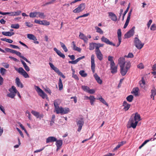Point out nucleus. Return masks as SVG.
Masks as SVG:
<instances>
[{
    "label": "nucleus",
    "mask_w": 156,
    "mask_h": 156,
    "mask_svg": "<svg viewBox=\"0 0 156 156\" xmlns=\"http://www.w3.org/2000/svg\"><path fill=\"white\" fill-rule=\"evenodd\" d=\"M10 93L7 94V96L11 98H14L16 95L18 90L14 86H12V87L9 89Z\"/></svg>",
    "instance_id": "7ed1b4c3"
},
{
    "label": "nucleus",
    "mask_w": 156,
    "mask_h": 156,
    "mask_svg": "<svg viewBox=\"0 0 156 156\" xmlns=\"http://www.w3.org/2000/svg\"><path fill=\"white\" fill-rule=\"evenodd\" d=\"M123 142H121L120 143V144H118L117 146L115 148L114 150H116L119 148L121 146H122L123 145V144L122 143Z\"/></svg>",
    "instance_id": "4d7b16f0"
},
{
    "label": "nucleus",
    "mask_w": 156,
    "mask_h": 156,
    "mask_svg": "<svg viewBox=\"0 0 156 156\" xmlns=\"http://www.w3.org/2000/svg\"><path fill=\"white\" fill-rule=\"evenodd\" d=\"M79 74L83 77H85L87 75V73H85V71L83 70H80L79 72Z\"/></svg>",
    "instance_id": "79ce46f5"
},
{
    "label": "nucleus",
    "mask_w": 156,
    "mask_h": 156,
    "mask_svg": "<svg viewBox=\"0 0 156 156\" xmlns=\"http://www.w3.org/2000/svg\"><path fill=\"white\" fill-rule=\"evenodd\" d=\"M134 45L139 49L142 48L144 45V44H142L141 41L137 37L134 38Z\"/></svg>",
    "instance_id": "20e7f679"
},
{
    "label": "nucleus",
    "mask_w": 156,
    "mask_h": 156,
    "mask_svg": "<svg viewBox=\"0 0 156 156\" xmlns=\"http://www.w3.org/2000/svg\"><path fill=\"white\" fill-rule=\"evenodd\" d=\"M76 125L78 126L77 131L79 132H80L84 124L83 118V117L80 118L79 120L76 121Z\"/></svg>",
    "instance_id": "423d86ee"
},
{
    "label": "nucleus",
    "mask_w": 156,
    "mask_h": 156,
    "mask_svg": "<svg viewBox=\"0 0 156 156\" xmlns=\"http://www.w3.org/2000/svg\"><path fill=\"white\" fill-rule=\"evenodd\" d=\"M0 40L2 41H6L9 43H11L13 42V41L12 40L6 38H2Z\"/></svg>",
    "instance_id": "a19ab883"
},
{
    "label": "nucleus",
    "mask_w": 156,
    "mask_h": 156,
    "mask_svg": "<svg viewBox=\"0 0 156 156\" xmlns=\"http://www.w3.org/2000/svg\"><path fill=\"white\" fill-rule=\"evenodd\" d=\"M135 29L134 26L130 30L125 34L124 35L125 38H129L133 36L134 34Z\"/></svg>",
    "instance_id": "6e6552de"
},
{
    "label": "nucleus",
    "mask_w": 156,
    "mask_h": 156,
    "mask_svg": "<svg viewBox=\"0 0 156 156\" xmlns=\"http://www.w3.org/2000/svg\"><path fill=\"white\" fill-rule=\"evenodd\" d=\"M11 27L12 28L15 29H18L19 28V25L18 24H12L11 25Z\"/></svg>",
    "instance_id": "8fccbe9b"
},
{
    "label": "nucleus",
    "mask_w": 156,
    "mask_h": 156,
    "mask_svg": "<svg viewBox=\"0 0 156 156\" xmlns=\"http://www.w3.org/2000/svg\"><path fill=\"white\" fill-rule=\"evenodd\" d=\"M80 39L83 40L85 43H87L88 41V39L87 37L85 36L83 33L80 32L79 36Z\"/></svg>",
    "instance_id": "dca6fc26"
},
{
    "label": "nucleus",
    "mask_w": 156,
    "mask_h": 156,
    "mask_svg": "<svg viewBox=\"0 0 156 156\" xmlns=\"http://www.w3.org/2000/svg\"><path fill=\"white\" fill-rule=\"evenodd\" d=\"M104 44L100 43H95V51H101L99 49V48L103 47Z\"/></svg>",
    "instance_id": "412c9836"
},
{
    "label": "nucleus",
    "mask_w": 156,
    "mask_h": 156,
    "mask_svg": "<svg viewBox=\"0 0 156 156\" xmlns=\"http://www.w3.org/2000/svg\"><path fill=\"white\" fill-rule=\"evenodd\" d=\"M108 16L110 17V18H111L112 21L115 22L117 20V18L116 16L112 12H109Z\"/></svg>",
    "instance_id": "4468645a"
},
{
    "label": "nucleus",
    "mask_w": 156,
    "mask_h": 156,
    "mask_svg": "<svg viewBox=\"0 0 156 156\" xmlns=\"http://www.w3.org/2000/svg\"><path fill=\"white\" fill-rule=\"evenodd\" d=\"M72 77L75 79L76 80H79V79L77 76V75L76 74H73L72 75Z\"/></svg>",
    "instance_id": "774afa93"
},
{
    "label": "nucleus",
    "mask_w": 156,
    "mask_h": 156,
    "mask_svg": "<svg viewBox=\"0 0 156 156\" xmlns=\"http://www.w3.org/2000/svg\"><path fill=\"white\" fill-rule=\"evenodd\" d=\"M15 33L13 32L3 31L2 34L5 36H11L14 34Z\"/></svg>",
    "instance_id": "a878e982"
},
{
    "label": "nucleus",
    "mask_w": 156,
    "mask_h": 156,
    "mask_svg": "<svg viewBox=\"0 0 156 156\" xmlns=\"http://www.w3.org/2000/svg\"><path fill=\"white\" fill-rule=\"evenodd\" d=\"M133 97L132 95H130L128 96H127L126 98L127 100L129 102H131L133 100Z\"/></svg>",
    "instance_id": "a18cd8bd"
},
{
    "label": "nucleus",
    "mask_w": 156,
    "mask_h": 156,
    "mask_svg": "<svg viewBox=\"0 0 156 156\" xmlns=\"http://www.w3.org/2000/svg\"><path fill=\"white\" fill-rule=\"evenodd\" d=\"M56 141V138L54 136H49L48 137L46 140V143H48L49 142H53Z\"/></svg>",
    "instance_id": "5701e85b"
},
{
    "label": "nucleus",
    "mask_w": 156,
    "mask_h": 156,
    "mask_svg": "<svg viewBox=\"0 0 156 156\" xmlns=\"http://www.w3.org/2000/svg\"><path fill=\"white\" fill-rule=\"evenodd\" d=\"M15 54L17 56H19L20 58L23 59L26 62L29 63L30 64H31L30 62L27 59L23 56L21 55V53L20 52L16 51Z\"/></svg>",
    "instance_id": "aec40b11"
},
{
    "label": "nucleus",
    "mask_w": 156,
    "mask_h": 156,
    "mask_svg": "<svg viewBox=\"0 0 156 156\" xmlns=\"http://www.w3.org/2000/svg\"><path fill=\"white\" fill-rule=\"evenodd\" d=\"M94 77L97 82L99 84H101L102 83V80H101L100 77L96 73L94 75Z\"/></svg>",
    "instance_id": "4be33fe9"
},
{
    "label": "nucleus",
    "mask_w": 156,
    "mask_h": 156,
    "mask_svg": "<svg viewBox=\"0 0 156 156\" xmlns=\"http://www.w3.org/2000/svg\"><path fill=\"white\" fill-rule=\"evenodd\" d=\"M113 59V57L112 56H108V60L110 62V65H112V64L115 63Z\"/></svg>",
    "instance_id": "c03bdc74"
},
{
    "label": "nucleus",
    "mask_w": 156,
    "mask_h": 156,
    "mask_svg": "<svg viewBox=\"0 0 156 156\" xmlns=\"http://www.w3.org/2000/svg\"><path fill=\"white\" fill-rule=\"evenodd\" d=\"M86 5L85 3L80 4L76 9L73 10V12L74 13H78L83 10L85 8Z\"/></svg>",
    "instance_id": "0eeeda50"
},
{
    "label": "nucleus",
    "mask_w": 156,
    "mask_h": 156,
    "mask_svg": "<svg viewBox=\"0 0 156 156\" xmlns=\"http://www.w3.org/2000/svg\"><path fill=\"white\" fill-rule=\"evenodd\" d=\"M60 103V101L59 99H56L54 101V105L56 113L57 114H66L69 112V109L68 108H63L62 107H59V105Z\"/></svg>",
    "instance_id": "f257e3e1"
},
{
    "label": "nucleus",
    "mask_w": 156,
    "mask_h": 156,
    "mask_svg": "<svg viewBox=\"0 0 156 156\" xmlns=\"http://www.w3.org/2000/svg\"><path fill=\"white\" fill-rule=\"evenodd\" d=\"M34 22L36 23H37L39 24L42 25V21L38 20L37 19H35L34 20Z\"/></svg>",
    "instance_id": "13d9d810"
},
{
    "label": "nucleus",
    "mask_w": 156,
    "mask_h": 156,
    "mask_svg": "<svg viewBox=\"0 0 156 156\" xmlns=\"http://www.w3.org/2000/svg\"><path fill=\"white\" fill-rule=\"evenodd\" d=\"M60 45L65 52H67L68 50L65 44L61 42H60Z\"/></svg>",
    "instance_id": "f704fd0d"
},
{
    "label": "nucleus",
    "mask_w": 156,
    "mask_h": 156,
    "mask_svg": "<svg viewBox=\"0 0 156 156\" xmlns=\"http://www.w3.org/2000/svg\"><path fill=\"white\" fill-rule=\"evenodd\" d=\"M110 69L111 73L112 74H115L117 72V66H115V63L112 65H110Z\"/></svg>",
    "instance_id": "2eb2a0df"
},
{
    "label": "nucleus",
    "mask_w": 156,
    "mask_h": 156,
    "mask_svg": "<svg viewBox=\"0 0 156 156\" xmlns=\"http://www.w3.org/2000/svg\"><path fill=\"white\" fill-rule=\"evenodd\" d=\"M95 48V43H90L89 44V49L90 50H93Z\"/></svg>",
    "instance_id": "4c0bfd02"
},
{
    "label": "nucleus",
    "mask_w": 156,
    "mask_h": 156,
    "mask_svg": "<svg viewBox=\"0 0 156 156\" xmlns=\"http://www.w3.org/2000/svg\"><path fill=\"white\" fill-rule=\"evenodd\" d=\"M53 70L58 74L60 72L59 69L57 67H55L53 69Z\"/></svg>",
    "instance_id": "0e129e2a"
},
{
    "label": "nucleus",
    "mask_w": 156,
    "mask_h": 156,
    "mask_svg": "<svg viewBox=\"0 0 156 156\" xmlns=\"http://www.w3.org/2000/svg\"><path fill=\"white\" fill-rule=\"evenodd\" d=\"M55 141L56 142V145L57 147H61L63 143L62 140H57L56 139V141Z\"/></svg>",
    "instance_id": "c85d7f7f"
},
{
    "label": "nucleus",
    "mask_w": 156,
    "mask_h": 156,
    "mask_svg": "<svg viewBox=\"0 0 156 156\" xmlns=\"http://www.w3.org/2000/svg\"><path fill=\"white\" fill-rule=\"evenodd\" d=\"M72 43L73 45L72 47L73 49L75 51H77L79 52H80L81 50V49L76 46L75 42L73 41Z\"/></svg>",
    "instance_id": "393cba45"
},
{
    "label": "nucleus",
    "mask_w": 156,
    "mask_h": 156,
    "mask_svg": "<svg viewBox=\"0 0 156 156\" xmlns=\"http://www.w3.org/2000/svg\"><path fill=\"white\" fill-rule=\"evenodd\" d=\"M0 73L2 75H3L5 74V72L6 70L3 68H1L0 69Z\"/></svg>",
    "instance_id": "603ef678"
},
{
    "label": "nucleus",
    "mask_w": 156,
    "mask_h": 156,
    "mask_svg": "<svg viewBox=\"0 0 156 156\" xmlns=\"http://www.w3.org/2000/svg\"><path fill=\"white\" fill-rule=\"evenodd\" d=\"M101 41L107 44L115 46V44H113L112 42L110 41L108 38L104 36H102L101 38Z\"/></svg>",
    "instance_id": "1a4fd4ad"
},
{
    "label": "nucleus",
    "mask_w": 156,
    "mask_h": 156,
    "mask_svg": "<svg viewBox=\"0 0 156 156\" xmlns=\"http://www.w3.org/2000/svg\"><path fill=\"white\" fill-rule=\"evenodd\" d=\"M150 29L152 30H156V25L154 24H152L151 26Z\"/></svg>",
    "instance_id": "bf43d9fd"
},
{
    "label": "nucleus",
    "mask_w": 156,
    "mask_h": 156,
    "mask_svg": "<svg viewBox=\"0 0 156 156\" xmlns=\"http://www.w3.org/2000/svg\"><path fill=\"white\" fill-rule=\"evenodd\" d=\"M97 99L100 101L102 103H103V104H105L107 106H108V103L106 102V101L104 99V98H103L101 97L97 98Z\"/></svg>",
    "instance_id": "473e14b6"
},
{
    "label": "nucleus",
    "mask_w": 156,
    "mask_h": 156,
    "mask_svg": "<svg viewBox=\"0 0 156 156\" xmlns=\"http://www.w3.org/2000/svg\"><path fill=\"white\" fill-rule=\"evenodd\" d=\"M118 61L120 67L125 66L126 62H125V59L123 57L120 58L119 59Z\"/></svg>",
    "instance_id": "ddd939ff"
},
{
    "label": "nucleus",
    "mask_w": 156,
    "mask_h": 156,
    "mask_svg": "<svg viewBox=\"0 0 156 156\" xmlns=\"http://www.w3.org/2000/svg\"><path fill=\"white\" fill-rule=\"evenodd\" d=\"M15 69L19 73H20L21 72V71H22L23 68L22 67H20L19 68H18L17 67H14Z\"/></svg>",
    "instance_id": "864d4df0"
},
{
    "label": "nucleus",
    "mask_w": 156,
    "mask_h": 156,
    "mask_svg": "<svg viewBox=\"0 0 156 156\" xmlns=\"http://www.w3.org/2000/svg\"><path fill=\"white\" fill-rule=\"evenodd\" d=\"M138 122L137 121H135L134 123L132 122L130 123L131 127H132L133 129H135L136 128V126Z\"/></svg>",
    "instance_id": "09e8293b"
},
{
    "label": "nucleus",
    "mask_w": 156,
    "mask_h": 156,
    "mask_svg": "<svg viewBox=\"0 0 156 156\" xmlns=\"http://www.w3.org/2000/svg\"><path fill=\"white\" fill-rule=\"evenodd\" d=\"M95 28L96 30V32L99 33L101 34H103V31L100 28L97 26H96L95 27Z\"/></svg>",
    "instance_id": "58836bf2"
},
{
    "label": "nucleus",
    "mask_w": 156,
    "mask_h": 156,
    "mask_svg": "<svg viewBox=\"0 0 156 156\" xmlns=\"http://www.w3.org/2000/svg\"><path fill=\"white\" fill-rule=\"evenodd\" d=\"M31 113L35 116L37 118H39L40 119L43 117L44 115L43 114H40L39 112H37L34 110H32Z\"/></svg>",
    "instance_id": "9b49d317"
},
{
    "label": "nucleus",
    "mask_w": 156,
    "mask_h": 156,
    "mask_svg": "<svg viewBox=\"0 0 156 156\" xmlns=\"http://www.w3.org/2000/svg\"><path fill=\"white\" fill-rule=\"evenodd\" d=\"M16 129L17 130V131L19 132V133L20 136L23 137H24L23 135L22 132L21 131V130L18 128H16Z\"/></svg>",
    "instance_id": "69168bd1"
},
{
    "label": "nucleus",
    "mask_w": 156,
    "mask_h": 156,
    "mask_svg": "<svg viewBox=\"0 0 156 156\" xmlns=\"http://www.w3.org/2000/svg\"><path fill=\"white\" fill-rule=\"evenodd\" d=\"M117 34L118 35V39H122V33L121 29H119L118 30Z\"/></svg>",
    "instance_id": "49530a36"
},
{
    "label": "nucleus",
    "mask_w": 156,
    "mask_h": 156,
    "mask_svg": "<svg viewBox=\"0 0 156 156\" xmlns=\"http://www.w3.org/2000/svg\"><path fill=\"white\" fill-rule=\"evenodd\" d=\"M0 109L4 114H6L4 107L1 105H0Z\"/></svg>",
    "instance_id": "e2e57ef3"
},
{
    "label": "nucleus",
    "mask_w": 156,
    "mask_h": 156,
    "mask_svg": "<svg viewBox=\"0 0 156 156\" xmlns=\"http://www.w3.org/2000/svg\"><path fill=\"white\" fill-rule=\"evenodd\" d=\"M26 114L28 117L29 119L30 120H31L32 119L31 117V115L30 112L28 111L27 110L26 111Z\"/></svg>",
    "instance_id": "5fc2aeb1"
},
{
    "label": "nucleus",
    "mask_w": 156,
    "mask_h": 156,
    "mask_svg": "<svg viewBox=\"0 0 156 156\" xmlns=\"http://www.w3.org/2000/svg\"><path fill=\"white\" fill-rule=\"evenodd\" d=\"M123 106L124 107V110L125 111H127L129 108L130 105L128 104L126 101H124L123 103Z\"/></svg>",
    "instance_id": "b1692460"
},
{
    "label": "nucleus",
    "mask_w": 156,
    "mask_h": 156,
    "mask_svg": "<svg viewBox=\"0 0 156 156\" xmlns=\"http://www.w3.org/2000/svg\"><path fill=\"white\" fill-rule=\"evenodd\" d=\"M124 57L128 58H132L133 57V55L132 53L129 52V53L127 55H125Z\"/></svg>",
    "instance_id": "6e6d98bb"
},
{
    "label": "nucleus",
    "mask_w": 156,
    "mask_h": 156,
    "mask_svg": "<svg viewBox=\"0 0 156 156\" xmlns=\"http://www.w3.org/2000/svg\"><path fill=\"white\" fill-rule=\"evenodd\" d=\"M151 98H153V99L154 100V97L156 95V89L154 88L151 90Z\"/></svg>",
    "instance_id": "cd10ccee"
},
{
    "label": "nucleus",
    "mask_w": 156,
    "mask_h": 156,
    "mask_svg": "<svg viewBox=\"0 0 156 156\" xmlns=\"http://www.w3.org/2000/svg\"><path fill=\"white\" fill-rule=\"evenodd\" d=\"M37 12H31L30 13L29 16L31 18H34L35 17H38L37 16Z\"/></svg>",
    "instance_id": "c9c22d12"
},
{
    "label": "nucleus",
    "mask_w": 156,
    "mask_h": 156,
    "mask_svg": "<svg viewBox=\"0 0 156 156\" xmlns=\"http://www.w3.org/2000/svg\"><path fill=\"white\" fill-rule=\"evenodd\" d=\"M81 88L83 91L87 93L90 88L88 87L85 85L82 86Z\"/></svg>",
    "instance_id": "37998d69"
},
{
    "label": "nucleus",
    "mask_w": 156,
    "mask_h": 156,
    "mask_svg": "<svg viewBox=\"0 0 156 156\" xmlns=\"http://www.w3.org/2000/svg\"><path fill=\"white\" fill-rule=\"evenodd\" d=\"M130 63L129 62H126L125 66L120 67V73L122 76H125L128 70L130 67Z\"/></svg>",
    "instance_id": "f03ea898"
},
{
    "label": "nucleus",
    "mask_w": 156,
    "mask_h": 156,
    "mask_svg": "<svg viewBox=\"0 0 156 156\" xmlns=\"http://www.w3.org/2000/svg\"><path fill=\"white\" fill-rule=\"evenodd\" d=\"M21 12L20 10L17 11V12H14V16H19Z\"/></svg>",
    "instance_id": "680f3d73"
},
{
    "label": "nucleus",
    "mask_w": 156,
    "mask_h": 156,
    "mask_svg": "<svg viewBox=\"0 0 156 156\" xmlns=\"http://www.w3.org/2000/svg\"><path fill=\"white\" fill-rule=\"evenodd\" d=\"M15 83L17 87L22 88L23 87V85L20 82V79L18 77H16L15 79Z\"/></svg>",
    "instance_id": "6ab92c4d"
},
{
    "label": "nucleus",
    "mask_w": 156,
    "mask_h": 156,
    "mask_svg": "<svg viewBox=\"0 0 156 156\" xmlns=\"http://www.w3.org/2000/svg\"><path fill=\"white\" fill-rule=\"evenodd\" d=\"M138 68L140 69H143L144 68V66L142 63H141L138 65L137 66Z\"/></svg>",
    "instance_id": "052dcab7"
},
{
    "label": "nucleus",
    "mask_w": 156,
    "mask_h": 156,
    "mask_svg": "<svg viewBox=\"0 0 156 156\" xmlns=\"http://www.w3.org/2000/svg\"><path fill=\"white\" fill-rule=\"evenodd\" d=\"M89 100H90V102L91 105H94V102L95 100L94 97L93 96L90 95V98Z\"/></svg>",
    "instance_id": "72a5a7b5"
},
{
    "label": "nucleus",
    "mask_w": 156,
    "mask_h": 156,
    "mask_svg": "<svg viewBox=\"0 0 156 156\" xmlns=\"http://www.w3.org/2000/svg\"><path fill=\"white\" fill-rule=\"evenodd\" d=\"M53 50L60 57L62 58H65V55L62 53L60 51L58 50L56 48H54Z\"/></svg>",
    "instance_id": "a211bd4d"
},
{
    "label": "nucleus",
    "mask_w": 156,
    "mask_h": 156,
    "mask_svg": "<svg viewBox=\"0 0 156 156\" xmlns=\"http://www.w3.org/2000/svg\"><path fill=\"white\" fill-rule=\"evenodd\" d=\"M50 23L49 22L47 21L46 20H42V25L44 26H48L49 25Z\"/></svg>",
    "instance_id": "3c124183"
},
{
    "label": "nucleus",
    "mask_w": 156,
    "mask_h": 156,
    "mask_svg": "<svg viewBox=\"0 0 156 156\" xmlns=\"http://www.w3.org/2000/svg\"><path fill=\"white\" fill-rule=\"evenodd\" d=\"M27 38L30 40H32L34 41V42L35 44H38L39 41H37V39L36 37L33 34H27Z\"/></svg>",
    "instance_id": "f8f14e48"
},
{
    "label": "nucleus",
    "mask_w": 156,
    "mask_h": 156,
    "mask_svg": "<svg viewBox=\"0 0 156 156\" xmlns=\"http://www.w3.org/2000/svg\"><path fill=\"white\" fill-rule=\"evenodd\" d=\"M134 118V119L135 121H137V122H138L140 120V115L137 113H135Z\"/></svg>",
    "instance_id": "c756f323"
},
{
    "label": "nucleus",
    "mask_w": 156,
    "mask_h": 156,
    "mask_svg": "<svg viewBox=\"0 0 156 156\" xmlns=\"http://www.w3.org/2000/svg\"><path fill=\"white\" fill-rule=\"evenodd\" d=\"M55 118V115H52V119L50 121V125L51 126H52L54 123V119Z\"/></svg>",
    "instance_id": "de8ad7c7"
},
{
    "label": "nucleus",
    "mask_w": 156,
    "mask_h": 156,
    "mask_svg": "<svg viewBox=\"0 0 156 156\" xmlns=\"http://www.w3.org/2000/svg\"><path fill=\"white\" fill-rule=\"evenodd\" d=\"M91 69L93 72H95V64L94 63V56L93 54L91 55Z\"/></svg>",
    "instance_id": "9d476101"
},
{
    "label": "nucleus",
    "mask_w": 156,
    "mask_h": 156,
    "mask_svg": "<svg viewBox=\"0 0 156 156\" xmlns=\"http://www.w3.org/2000/svg\"><path fill=\"white\" fill-rule=\"evenodd\" d=\"M20 74L22 75L25 78H27L29 77V76L27 73L23 69L21 71Z\"/></svg>",
    "instance_id": "7c9ffc66"
},
{
    "label": "nucleus",
    "mask_w": 156,
    "mask_h": 156,
    "mask_svg": "<svg viewBox=\"0 0 156 156\" xmlns=\"http://www.w3.org/2000/svg\"><path fill=\"white\" fill-rule=\"evenodd\" d=\"M35 89L39 96L42 98L44 99L47 97V95L38 86H35Z\"/></svg>",
    "instance_id": "39448f33"
},
{
    "label": "nucleus",
    "mask_w": 156,
    "mask_h": 156,
    "mask_svg": "<svg viewBox=\"0 0 156 156\" xmlns=\"http://www.w3.org/2000/svg\"><path fill=\"white\" fill-rule=\"evenodd\" d=\"M37 14H38V17H39L42 19H44L46 16L44 15V13L40 12H37Z\"/></svg>",
    "instance_id": "ea45409f"
},
{
    "label": "nucleus",
    "mask_w": 156,
    "mask_h": 156,
    "mask_svg": "<svg viewBox=\"0 0 156 156\" xmlns=\"http://www.w3.org/2000/svg\"><path fill=\"white\" fill-rule=\"evenodd\" d=\"M58 86L59 90H62L63 89V85L62 81L61 78H59L58 81Z\"/></svg>",
    "instance_id": "2f4dec72"
},
{
    "label": "nucleus",
    "mask_w": 156,
    "mask_h": 156,
    "mask_svg": "<svg viewBox=\"0 0 156 156\" xmlns=\"http://www.w3.org/2000/svg\"><path fill=\"white\" fill-rule=\"evenodd\" d=\"M132 9H131L130 10V11L128 13V16L127 17V19L126 20V23H129V20H130V16H131V12H132Z\"/></svg>",
    "instance_id": "e433bc0d"
},
{
    "label": "nucleus",
    "mask_w": 156,
    "mask_h": 156,
    "mask_svg": "<svg viewBox=\"0 0 156 156\" xmlns=\"http://www.w3.org/2000/svg\"><path fill=\"white\" fill-rule=\"evenodd\" d=\"M139 90V89L138 87L134 88L131 92V93L133 94L135 96H137L138 95Z\"/></svg>",
    "instance_id": "bb28decb"
},
{
    "label": "nucleus",
    "mask_w": 156,
    "mask_h": 156,
    "mask_svg": "<svg viewBox=\"0 0 156 156\" xmlns=\"http://www.w3.org/2000/svg\"><path fill=\"white\" fill-rule=\"evenodd\" d=\"M95 52L97 58L100 61H101L103 59V55L101 51H96Z\"/></svg>",
    "instance_id": "f3484780"
},
{
    "label": "nucleus",
    "mask_w": 156,
    "mask_h": 156,
    "mask_svg": "<svg viewBox=\"0 0 156 156\" xmlns=\"http://www.w3.org/2000/svg\"><path fill=\"white\" fill-rule=\"evenodd\" d=\"M95 92V90L93 89H90V88L87 92V93L90 94H94Z\"/></svg>",
    "instance_id": "338daca9"
}]
</instances>
